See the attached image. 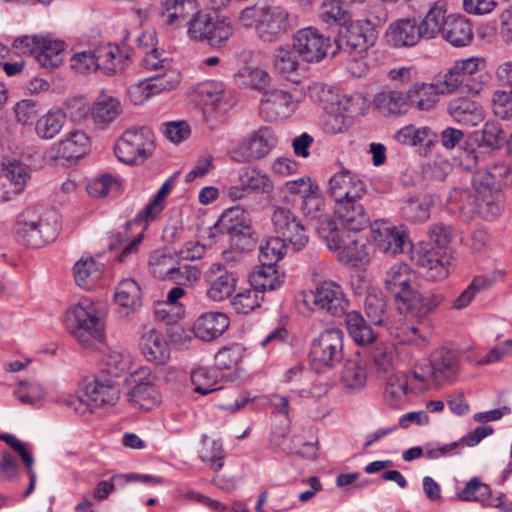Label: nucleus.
Returning a JSON list of instances; mask_svg holds the SVG:
<instances>
[{
  "label": "nucleus",
  "mask_w": 512,
  "mask_h": 512,
  "mask_svg": "<svg viewBox=\"0 0 512 512\" xmlns=\"http://www.w3.org/2000/svg\"><path fill=\"white\" fill-rule=\"evenodd\" d=\"M128 384L131 386L128 392L130 400L139 407L148 410L160 402V394L153 384V377L144 369L131 374Z\"/></svg>",
  "instance_id": "21"
},
{
  "label": "nucleus",
  "mask_w": 512,
  "mask_h": 512,
  "mask_svg": "<svg viewBox=\"0 0 512 512\" xmlns=\"http://www.w3.org/2000/svg\"><path fill=\"white\" fill-rule=\"evenodd\" d=\"M346 327L351 338L359 345H367L375 340V333L358 311L346 314Z\"/></svg>",
  "instance_id": "41"
},
{
  "label": "nucleus",
  "mask_w": 512,
  "mask_h": 512,
  "mask_svg": "<svg viewBox=\"0 0 512 512\" xmlns=\"http://www.w3.org/2000/svg\"><path fill=\"white\" fill-rule=\"evenodd\" d=\"M375 106L385 115H399L409 104L408 91L385 90L374 98Z\"/></svg>",
  "instance_id": "37"
},
{
  "label": "nucleus",
  "mask_w": 512,
  "mask_h": 512,
  "mask_svg": "<svg viewBox=\"0 0 512 512\" xmlns=\"http://www.w3.org/2000/svg\"><path fill=\"white\" fill-rule=\"evenodd\" d=\"M293 49L305 62H320L331 55L332 42L330 37H325L316 28L307 27L294 35Z\"/></svg>",
  "instance_id": "15"
},
{
  "label": "nucleus",
  "mask_w": 512,
  "mask_h": 512,
  "mask_svg": "<svg viewBox=\"0 0 512 512\" xmlns=\"http://www.w3.org/2000/svg\"><path fill=\"white\" fill-rule=\"evenodd\" d=\"M365 192L366 184L353 171L342 168L329 179V192Z\"/></svg>",
  "instance_id": "46"
},
{
  "label": "nucleus",
  "mask_w": 512,
  "mask_h": 512,
  "mask_svg": "<svg viewBox=\"0 0 512 512\" xmlns=\"http://www.w3.org/2000/svg\"><path fill=\"white\" fill-rule=\"evenodd\" d=\"M0 177L14 185L16 192H21L31 181V172L28 166L19 161L2 163Z\"/></svg>",
  "instance_id": "47"
},
{
  "label": "nucleus",
  "mask_w": 512,
  "mask_h": 512,
  "mask_svg": "<svg viewBox=\"0 0 512 512\" xmlns=\"http://www.w3.org/2000/svg\"><path fill=\"white\" fill-rule=\"evenodd\" d=\"M490 284L491 281L486 277H475L470 285L455 299L452 307L455 309H463L467 307L475 295L488 288Z\"/></svg>",
  "instance_id": "61"
},
{
  "label": "nucleus",
  "mask_w": 512,
  "mask_h": 512,
  "mask_svg": "<svg viewBox=\"0 0 512 512\" xmlns=\"http://www.w3.org/2000/svg\"><path fill=\"white\" fill-rule=\"evenodd\" d=\"M230 321L222 312L201 314L193 324V333L203 341H212L220 337L229 327Z\"/></svg>",
  "instance_id": "27"
},
{
  "label": "nucleus",
  "mask_w": 512,
  "mask_h": 512,
  "mask_svg": "<svg viewBox=\"0 0 512 512\" xmlns=\"http://www.w3.org/2000/svg\"><path fill=\"white\" fill-rule=\"evenodd\" d=\"M286 251V243L280 237H270L265 245H260L259 261L261 265L276 266Z\"/></svg>",
  "instance_id": "54"
},
{
  "label": "nucleus",
  "mask_w": 512,
  "mask_h": 512,
  "mask_svg": "<svg viewBox=\"0 0 512 512\" xmlns=\"http://www.w3.org/2000/svg\"><path fill=\"white\" fill-rule=\"evenodd\" d=\"M408 391V378L403 372H397L388 377L384 390L386 402L396 407L405 397Z\"/></svg>",
  "instance_id": "51"
},
{
  "label": "nucleus",
  "mask_w": 512,
  "mask_h": 512,
  "mask_svg": "<svg viewBox=\"0 0 512 512\" xmlns=\"http://www.w3.org/2000/svg\"><path fill=\"white\" fill-rule=\"evenodd\" d=\"M296 104L292 93L273 89L263 93L259 104V113L267 122L287 119L295 110Z\"/></svg>",
  "instance_id": "18"
},
{
  "label": "nucleus",
  "mask_w": 512,
  "mask_h": 512,
  "mask_svg": "<svg viewBox=\"0 0 512 512\" xmlns=\"http://www.w3.org/2000/svg\"><path fill=\"white\" fill-rule=\"evenodd\" d=\"M162 15L167 16V24H173L177 19H185L187 16L186 7L194 8L192 0H161Z\"/></svg>",
  "instance_id": "62"
},
{
  "label": "nucleus",
  "mask_w": 512,
  "mask_h": 512,
  "mask_svg": "<svg viewBox=\"0 0 512 512\" xmlns=\"http://www.w3.org/2000/svg\"><path fill=\"white\" fill-rule=\"evenodd\" d=\"M434 205L433 194H409L401 204L400 213L410 222L421 223L430 218Z\"/></svg>",
  "instance_id": "29"
},
{
  "label": "nucleus",
  "mask_w": 512,
  "mask_h": 512,
  "mask_svg": "<svg viewBox=\"0 0 512 512\" xmlns=\"http://www.w3.org/2000/svg\"><path fill=\"white\" fill-rule=\"evenodd\" d=\"M59 230L55 211L33 206L16 218L14 234L18 242L31 248H41L53 241Z\"/></svg>",
  "instance_id": "3"
},
{
  "label": "nucleus",
  "mask_w": 512,
  "mask_h": 512,
  "mask_svg": "<svg viewBox=\"0 0 512 512\" xmlns=\"http://www.w3.org/2000/svg\"><path fill=\"white\" fill-rule=\"evenodd\" d=\"M341 381L351 390L363 388L367 381L366 361L359 355L348 359L342 370Z\"/></svg>",
  "instance_id": "36"
},
{
  "label": "nucleus",
  "mask_w": 512,
  "mask_h": 512,
  "mask_svg": "<svg viewBox=\"0 0 512 512\" xmlns=\"http://www.w3.org/2000/svg\"><path fill=\"white\" fill-rule=\"evenodd\" d=\"M459 369L460 361L457 354L448 348H439L430 355L429 378L436 385L453 382Z\"/></svg>",
  "instance_id": "19"
},
{
  "label": "nucleus",
  "mask_w": 512,
  "mask_h": 512,
  "mask_svg": "<svg viewBox=\"0 0 512 512\" xmlns=\"http://www.w3.org/2000/svg\"><path fill=\"white\" fill-rule=\"evenodd\" d=\"M446 12V5L442 2H436L430 7L425 17L422 20H418L424 34V39H433L440 32L443 34L444 26L448 21Z\"/></svg>",
  "instance_id": "35"
},
{
  "label": "nucleus",
  "mask_w": 512,
  "mask_h": 512,
  "mask_svg": "<svg viewBox=\"0 0 512 512\" xmlns=\"http://www.w3.org/2000/svg\"><path fill=\"white\" fill-rule=\"evenodd\" d=\"M284 274L275 266L261 265L260 268L250 274L249 281L257 293L274 291L284 283Z\"/></svg>",
  "instance_id": "33"
},
{
  "label": "nucleus",
  "mask_w": 512,
  "mask_h": 512,
  "mask_svg": "<svg viewBox=\"0 0 512 512\" xmlns=\"http://www.w3.org/2000/svg\"><path fill=\"white\" fill-rule=\"evenodd\" d=\"M378 38V32L368 29L360 21H347L339 30L332 44L331 56L337 53H345L357 60L363 53L374 46Z\"/></svg>",
  "instance_id": "9"
},
{
  "label": "nucleus",
  "mask_w": 512,
  "mask_h": 512,
  "mask_svg": "<svg viewBox=\"0 0 512 512\" xmlns=\"http://www.w3.org/2000/svg\"><path fill=\"white\" fill-rule=\"evenodd\" d=\"M277 142L274 131L268 126H261L248 139L239 142L232 149V158L238 162L262 159L271 152Z\"/></svg>",
  "instance_id": "13"
},
{
  "label": "nucleus",
  "mask_w": 512,
  "mask_h": 512,
  "mask_svg": "<svg viewBox=\"0 0 512 512\" xmlns=\"http://www.w3.org/2000/svg\"><path fill=\"white\" fill-rule=\"evenodd\" d=\"M154 150V135L146 126L126 130L115 145L117 158L126 164L142 163Z\"/></svg>",
  "instance_id": "10"
},
{
  "label": "nucleus",
  "mask_w": 512,
  "mask_h": 512,
  "mask_svg": "<svg viewBox=\"0 0 512 512\" xmlns=\"http://www.w3.org/2000/svg\"><path fill=\"white\" fill-rule=\"evenodd\" d=\"M365 313L374 325H381L386 312V300L381 291L374 288L367 291L364 302Z\"/></svg>",
  "instance_id": "53"
},
{
  "label": "nucleus",
  "mask_w": 512,
  "mask_h": 512,
  "mask_svg": "<svg viewBox=\"0 0 512 512\" xmlns=\"http://www.w3.org/2000/svg\"><path fill=\"white\" fill-rule=\"evenodd\" d=\"M87 192H112L125 189L120 178L111 174H103L97 179L88 182L81 175L71 174L69 178L63 182L62 192H72L75 190H83Z\"/></svg>",
  "instance_id": "25"
},
{
  "label": "nucleus",
  "mask_w": 512,
  "mask_h": 512,
  "mask_svg": "<svg viewBox=\"0 0 512 512\" xmlns=\"http://www.w3.org/2000/svg\"><path fill=\"white\" fill-rule=\"evenodd\" d=\"M119 398V386L114 379H108L105 376H97L90 380H85L83 387L78 391L77 398L70 401V405L79 414H84L86 410L102 408L114 405Z\"/></svg>",
  "instance_id": "7"
},
{
  "label": "nucleus",
  "mask_w": 512,
  "mask_h": 512,
  "mask_svg": "<svg viewBox=\"0 0 512 512\" xmlns=\"http://www.w3.org/2000/svg\"><path fill=\"white\" fill-rule=\"evenodd\" d=\"M452 228L443 223H436L429 228L431 243L417 252V264L426 270V277L431 281H440L449 275V244L452 240Z\"/></svg>",
  "instance_id": "4"
},
{
  "label": "nucleus",
  "mask_w": 512,
  "mask_h": 512,
  "mask_svg": "<svg viewBox=\"0 0 512 512\" xmlns=\"http://www.w3.org/2000/svg\"><path fill=\"white\" fill-rule=\"evenodd\" d=\"M449 114L459 123L476 125L481 119L477 104L468 98H457L449 102Z\"/></svg>",
  "instance_id": "40"
},
{
  "label": "nucleus",
  "mask_w": 512,
  "mask_h": 512,
  "mask_svg": "<svg viewBox=\"0 0 512 512\" xmlns=\"http://www.w3.org/2000/svg\"><path fill=\"white\" fill-rule=\"evenodd\" d=\"M89 137L80 130H74L60 140L56 147V156L68 161L82 158L89 148Z\"/></svg>",
  "instance_id": "31"
},
{
  "label": "nucleus",
  "mask_w": 512,
  "mask_h": 512,
  "mask_svg": "<svg viewBox=\"0 0 512 512\" xmlns=\"http://www.w3.org/2000/svg\"><path fill=\"white\" fill-rule=\"evenodd\" d=\"M65 322L68 331L85 348L93 347L104 338V323L89 299L69 307Z\"/></svg>",
  "instance_id": "5"
},
{
  "label": "nucleus",
  "mask_w": 512,
  "mask_h": 512,
  "mask_svg": "<svg viewBox=\"0 0 512 512\" xmlns=\"http://www.w3.org/2000/svg\"><path fill=\"white\" fill-rule=\"evenodd\" d=\"M440 94H448L465 86L464 78H461L456 67L453 65L446 71L439 73L432 82Z\"/></svg>",
  "instance_id": "55"
},
{
  "label": "nucleus",
  "mask_w": 512,
  "mask_h": 512,
  "mask_svg": "<svg viewBox=\"0 0 512 512\" xmlns=\"http://www.w3.org/2000/svg\"><path fill=\"white\" fill-rule=\"evenodd\" d=\"M73 272L77 285L90 290L102 276V265L91 257L82 258L75 263Z\"/></svg>",
  "instance_id": "39"
},
{
  "label": "nucleus",
  "mask_w": 512,
  "mask_h": 512,
  "mask_svg": "<svg viewBox=\"0 0 512 512\" xmlns=\"http://www.w3.org/2000/svg\"><path fill=\"white\" fill-rule=\"evenodd\" d=\"M188 35L196 41H206L212 47H220L232 35V27L226 19L197 12L188 21Z\"/></svg>",
  "instance_id": "11"
},
{
  "label": "nucleus",
  "mask_w": 512,
  "mask_h": 512,
  "mask_svg": "<svg viewBox=\"0 0 512 512\" xmlns=\"http://www.w3.org/2000/svg\"><path fill=\"white\" fill-rule=\"evenodd\" d=\"M319 18L327 24H338L341 27L348 21V14L340 0H326L319 7Z\"/></svg>",
  "instance_id": "56"
},
{
  "label": "nucleus",
  "mask_w": 512,
  "mask_h": 512,
  "mask_svg": "<svg viewBox=\"0 0 512 512\" xmlns=\"http://www.w3.org/2000/svg\"><path fill=\"white\" fill-rule=\"evenodd\" d=\"M220 234H227L231 248L238 252L253 250L258 241V234L240 207L225 210L213 226L201 231V238L212 245L217 243Z\"/></svg>",
  "instance_id": "2"
},
{
  "label": "nucleus",
  "mask_w": 512,
  "mask_h": 512,
  "mask_svg": "<svg viewBox=\"0 0 512 512\" xmlns=\"http://www.w3.org/2000/svg\"><path fill=\"white\" fill-rule=\"evenodd\" d=\"M96 67L108 76L122 73L130 62V54L118 45L104 44L93 50Z\"/></svg>",
  "instance_id": "23"
},
{
  "label": "nucleus",
  "mask_w": 512,
  "mask_h": 512,
  "mask_svg": "<svg viewBox=\"0 0 512 512\" xmlns=\"http://www.w3.org/2000/svg\"><path fill=\"white\" fill-rule=\"evenodd\" d=\"M240 189L254 192H270L273 189L270 179L260 171L243 168L239 172Z\"/></svg>",
  "instance_id": "52"
},
{
  "label": "nucleus",
  "mask_w": 512,
  "mask_h": 512,
  "mask_svg": "<svg viewBox=\"0 0 512 512\" xmlns=\"http://www.w3.org/2000/svg\"><path fill=\"white\" fill-rule=\"evenodd\" d=\"M65 42L61 40H51L45 37L40 39V45L36 55L39 64L48 69H54L61 65L63 61V52Z\"/></svg>",
  "instance_id": "38"
},
{
  "label": "nucleus",
  "mask_w": 512,
  "mask_h": 512,
  "mask_svg": "<svg viewBox=\"0 0 512 512\" xmlns=\"http://www.w3.org/2000/svg\"><path fill=\"white\" fill-rule=\"evenodd\" d=\"M140 347L148 361L163 364L170 357V349L167 341L162 333L155 329H150L142 335Z\"/></svg>",
  "instance_id": "30"
},
{
  "label": "nucleus",
  "mask_w": 512,
  "mask_h": 512,
  "mask_svg": "<svg viewBox=\"0 0 512 512\" xmlns=\"http://www.w3.org/2000/svg\"><path fill=\"white\" fill-rule=\"evenodd\" d=\"M191 381L195 386V392L207 395L218 390L215 376L206 368H198L191 373Z\"/></svg>",
  "instance_id": "64"
},
{
  "label": "nucleus",
  "mask_w": 512,
  "mask_h": 512,
  "mask_svg": "<svg viewBox=\"0 0 512 512\" xmlns=\"http://www.w3.org/2000/svg\"><path fill=\"white\" fill-rule=\"evenodd\" d=\"M442 36L451 45L464 47L471 43L474 34L468 19L461 15H450Z\"/></svg>",
  "instance_id": "32"
},
{
  "label": "nucleus",
  "mask_w": 512,
  "mask_h": 512,
  "mask_svg": "<svg viewBox=\"0 0 512 512\" xmlns=\"http://www.w3.org/2000/svg\"><path fill=\"white\" fill-rule=\"evenodd\" d=\"M115 301L122 307L137 310L142 305V292L133 279H123L116 287Z\"/></svg>",
  "instance_id": "43"
},
{
  "label": "nucleus",
  "mask_w": 512,
  "mask_h": 512,
  "mask_svg": "<svg viewBox=\"0 0 512 512\" xmlns=\"http://www.w3.org/2000/svg\"><path fill=\"white\" fill-rule=\"evenodd\" d=\"M306 302H312L318 309L324 310L333 316L345 314L349 301L343 288L333 281H323L306 295Z\"/></svg>",
  "instance_id": "16"
},
{
  "label": "nucleus",
  "mask_w": 512,
  "mask_h": 512,
  "mask_svg": "<svg viewBox=\"0 0 512 512\" xmlns=\"http://www.w3.org/2000/svg\"><path fill=\"white\" fill-rule=\"evenodd\" d=\"M317 230L327 247L338 253L341 262L357 266L369 261L372 245L361 231L340 229L329 217L320 220Z\"/></svg>",
  "instance_id": "1"
},
{
  "label": "nucleus",
  "mask_w": 512,
  "mask_h": 512,
  "mask_svg": "<svg viewBox=\"0 0 512 512\" xmlns=\"http://www.w3.org/2000/svg\"><path fill=\"white\" fill-rule=\"evenodd\" d=\"M361 194H340L335 198L334 213L340 229L362 231L370 225V219L360 201Z\"/></svg>",
  "instance_id": "14"
},
{
  "label": "nucleus",
  "mask_w": 512,
  "mask_h": 512,
  "mask_svg": "<svg viewBox=\"0 0 512 512\" xmlns=\"http://www.w3.org/2000/svg\"><path fill=\"white\" fill-rule=\"evenodd\" d=\"M490 494L491 489L487 484L482 483L478 478H472L458 493V497L463 501H484Z\"/></svg>",
  "instance_id": "63"
},
{
  "label": "nucleus",
  "mask_w": 512,
  "mask_h": 512,
  "mask_svg": "<svg viewBox=\"0 0 512 512\" xmlns=\"http://www.w3.org/2000/svg\"><path fill=\"white\" fill-rule=\"evenodd\" d=\"M167 196L168 194H155L131 221L126 222V230L135 225L139 226L141 231H145L149 223L159 219L167 205Z\"/></svg>",
  "instance_id": "34"
},
{
  "label": "nucleus",
  "mask_w": 512,
  "mask_h": 512,
  "mask_svg": "<svg viewBox=\"0 0 512 512\" xmlns=\"http://www.w3.org/2000/svg\"><path fill=\"white\" fill-rule=\"evenodd\" d=\"M386 289L394 296L397 309L402 312V306L409 301L417 300L415 292L418 284L413 269L405 263H396L387 271L384 279Z\"/></svg>",
  "instance_id": "12"
},
{
  "label": "nucleus",
  "mask_w": 512,
  "mask_h": 512,
  "mask_svg": "<svg viewBox=\"0 0 512 512\" xmlns=\"http://www.w3.org/2000/svg\"><path fill=\"white\" fill-rule=\"evenodd\" d=\"M440 93L433 84L415 83L408 90L409 104L419 110H430L438 101Z\"/></svg>",
  "instance_id": "45"
},
{
  "label": "nucleus",
  "mask_w": 512,
  "mask_h": 512,
  "mask_svg": "<svg viewBox=\"0 0 512 512\" xmlns=\"http://www.w3.org/2000/svg\"><path fill=\"white\" fill-rule=\"evenodd\" d=\"M461 209L470 217L478 215L492 221L501 214L502 203L498 194H466V202Z\"/></svg>",
  "instance_id": "26"
},
{
  "label": "nucleus",
  "mask_w": 512,
  "mask_h": 512,
  "mask_svg": "<svg viewBox=\"0 0 512 512\" xmlns=\"http://www.w3.org/2000/svg\"><path fill=\"white\" fill-rule=\"evenodd\" d=\"M129 367V359L124 354L111 351L106 354L103 358V369L102 371L107 373L108 379L118 378L124 373Z\"/></svg>",
  "instance_id": "59"
},
{
  "label": "nucleus",
  "mask_w": 512,
  "mask_h": 512,
  "mask_svg": "<svg viewBox=\"0 0 512 512\" xmlns=\"http://www.w3.org/2000/svg\"><path fill=\"white\" fill-rule=\"evenodd\" d=\"M121 104L117 98L101 93L94 102L92 117L97 123H110L120 114Z\"/></svg>",
  "instance_id": "44"
},
{
  "label": "nucleus",
  "mask_w": 512,
  "mask_h": 512,
  "mask_svg": "<svg viewBox=\"0 0 512 512\" xmlns=\"http://www.w3.org/2000/svg\"><path fill=\"white\" fill-rule=\"evenodd\" d=\"M66 116L61 111H50L40 117L35 124V133L42 139H52L63 128Z\"/></svg>",
  "instance_id": "49"
},
{
  "label": "nucleus",
  "mask_w": 512,
  "mask_h": 512,
  "mask_svg": "<svg viewBox=\"0 0 512 512\" xmlns=\"http://www.w3.org/2000/svg\"><path fill=\"white\" fill-rule=\"evenodd\" d=\"M236 84L240 87L264 91L269 86V74L261 68L243 67L234 75Z\"/></svg>",
  "instance_id": "48"
},
{
  "label": "nucleus",
  "mask_w": 512,
  "mask_h": 512,
  "mask_svg": "<svg viewBox=\"0 0 512 512\" xmlns=\"http://www.w3.org/2000/svg\"><path fill=\"white\" fill-rule=\"evenodd\" d=\"M386 37L391 46L402 48L415 46L424 39V34L416 18H406L390 24Z\"/></svg>",
  "instance_id": "22"
},
{
  "label": "nucleus",
  "mask_w": 512,
  "mask_h": 512,
  "mask_svg": "<svg viewBox=\"0 0 512 512\" xmlns=\"http://www.w3.org/2000/svg\"><path fill=\"white\" fill-rule=\"evenodd\" d=\"M163 70V73L147 79L150 89L153 91L154 95L175 89L180 83V73L178 70L172 68Z\"/></svg>",
  "instance_id": "57"
},
{
  "label": "nucleus",
  "mask_w": 512,
  "mask_h": 512,
  "mask_svg": "<svg viewBox=\"0 0 512 512\" xmlns=\"http://www.w3.org/2000/svg\"><path fill=\"white\" fill-rule=\"evenodd\" d=\"M16 121L23 126L32 125L40 112V105L33 99H22L14 108Z\"/></svg>",
  "instance_id": "60"
},
{
  "label": "nucleus",
  "mask_w": 512,
  "mask_h": 512,
  "mask_svg": "<svg viewBox=\"0 0 512 512\" xmlns=\"http://www.w3.org/2000/svg\"><path fill=\"white\" fill-rule=\"evenodd\" d=\"M289 14L281 6H262L256 32L264 42L280 40L289 30Z\"/></svg>",
  "instance_id": "17"
},
{
  "label": "nucleus",
  "mask_w": 512,
  "mask_h": 512,
  "mask_svg": "<svg viewBox=\"0 0 512 512\" xmlns=\"http://www.w3.org/2000/svg\"><path fill=\"white\" fill-rule=\"evenodd\" d=\"M417 300L409 301L407 305L402 306V312L411 314L419 320L425 318L429 313L433 312L444 300L443 295L431 293L423 296L418 289L415 292Z\"/></svg>",
  "instance_id": "42"
},
{
  "label": "nucleus",
  "mask_w": 512,
  "mask_h": 512,
  "mask_svg": "<svg viewBox=\"0 0 512 512\" xmlns=\"http://www.w3.org/2000/svg\"><path fill=\"white\" fill-rule=\"evenodd\" d=\"M371 232L377 248L384 253L395 255L410 247L406 233L383 220L371 224Z\"/></svg>",
  "instance_id": "20"
},
{
  "label": "nucleus",
  "mask_w": 512,
  "mask_h": 512,
  "mask_svg": "<svg viewBox=\"0 0 512 512\" xmlns=\"http://www.w3.org/2000/svg\"><path fill=\"white\" fill-rule=\"evenodd\" d=\"M294 202L293 194H273L270 201L272 223L277 237L288 242L295 250H300L307 244L308 235L304 225L290 211Z\"/></svg>",
  "instance_id": "6"
},
{
  "label": "nucleus",
  "mask_w": 512,
  "mask_h": 512,
  "mask_svg": "<svg viewBox=\"0 0 512 512\" xmlns=\"http://www.w3.org/2000/svg\"><path fill=\"white\" fill-rule=\"evenodd\" d=\"M344 357V334L338 328L326 329L311 343L309 359L318 372L334 368Z\"/></svg>",
  "instance_id": "8"
},
{
  "label": "nucleus",
  "mask_w": 512,
  "mask_h": 512,
  "mask_svg": "<svg viewBox=\"0 0 512 512\" xmlns=\"http://www.w3.org/2000/svg\"><path fill=\"white\" fill-rule=\"evenodd\" d=\"M198 453L202 462H209L210 467L214 471H218L223 467V450L218 442L204 439Z\"/></svg>",
  "instance_id": "58"
},
{
  "label": "nucleus",
  "mask_w": 512,
  "mask_h": 512,
  "mask_svg": "<svg viewBox=\"0 0 512 512\" xmlns=\"http://www.w3.org/2000/svg\"><path fill=\"white\" fill-rule=\"evenodd\" d=\"M209 288L207 296L213 301H222L229 298L235 289L237 278L223 265L214 263L205 273Z\"/></svg>",
  "instance_id": "24"
},
{
  "label": "nucleus",
  "mask_w": 512,
  "mask_h": 512,
  "mask_svg": "<svg viewBox=\"0 0 512 512\" xmlns=\"http://www.w3.org/2000/svg\"><path fill=\"white\" fill-rule=\"evenodd\" d=\"M349 115L339 112L337 106L329 105L322 118V128L326 134L336 135L345 133L352 125Z\"/></svg>",
  "instance_id": "50"
},
{
  "label": "nucleus",
  "mask_w": 512,
  "mask_h": 512,
  "mask_svg": "<svg viewBox=\"0 0 512 512\" xmlns=\"http://www.w3.org/2000/svg\"><path fill=\"white\" fill-rule=\"evenodd\" d=\"M497 78L509 90H498L493 95V110L502 119L512 117V62H505L497 69Z\"/></svg>",
  "instance_id": "28"
}]
</instances>
